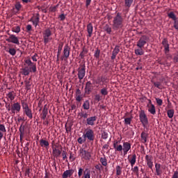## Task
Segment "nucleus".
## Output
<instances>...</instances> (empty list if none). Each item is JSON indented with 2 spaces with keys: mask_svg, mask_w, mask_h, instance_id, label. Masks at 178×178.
I'll use <instances>...</instances> for the list:
<instances>
[{
  "mask_svg": "<svg viewBox=\"0 0 178 178\" xmlns=\"http://www.w3.org/2000/svg\"><path fill=\"white\" fill-rule=\"evenodd\" d=\"M100 94L103 95L104 97H106V95H108L109 94V92L108 91V88L104 87L100 90Z\"/></svg>",
  "mask_w": 178,
  "mask_h": 178,
  "instance_id": "nucleus-35",
  "label": "nucleus"
},
{
  "mask_svg": "<svg viewBox=\"0 0 178 178\" xmlns=\"http://www.w3.org/2000/svg\"><path fill=\"white\" fill-rule=\"evenodd\" d=\"M123 27V17L120 13H118L116 16L113 17V28L114 30H118Z\"/></svg>",
  "mask_w": 178,
  "mask_h": 178,
  "instance_id": "nucleus-2",
  "label": "nucleus"
},
{
  "mask_svg": "<svg viewBox=\"0 0 178 178\" xmlns=\"http://www.w3.org/2000/svg\"><path fill=\"white\" fill-rule=\"evenodd\" d=\"M40 145L43 148H48L49 147V142L45 140L44 139H40Z\"/></svg>",
  "mask_w": 178,
  "mask_h": 178,
  "instance_id": "nucleus-27",
  "label": "nucleus"
},
{
  "mask_svg": "<svg viewBox=\"0 0 178 178\" xmlns=\"http://www.w3.org/2000/svg\"><path fill=\"white\" fill-rule=\"evenodd\" d=\"M80 116L81 118H83V119H88V113L84 112V111H81L80 113Z\"/></svg>",
  "mask_w": 178,
  "mask_h": 178,
  "instance_id": "nucleus-52",
  "label": "nucleus"
},
{
  "mask_svg": "<svg viewBox=\"0 0 178 178\" xmlns=\"http://www.w3.org/2000/svg\"><path fill=\"white\" fill-rule=\"evenodd\" d=\"M94 87L92 86V83H91V81H88L86 83V87H85V90H86V93L88 95L91 94V92L92 91Z\"/></svg>",
  "mask_w": 178,
  "mask_h": 178,
  "instance_id": "nucleus-16",
  "label": "nucleus"
},
{
  "mask_svg": "<svg viewBox=\"0 0 178 178\" xmlns=\"http://www.w3.org/2000/svg\"><path fill=\"white\" fill-rule=\"evenodd\" d=\"M22 8H23V6L22 3H20L19 1H16L15 4V8H13L14 13L16 15V13H19L20 10H22Z\"/></svg>",
  "mask_w": 178,
  "mask_h": 178,
  "instance_id": "nucleus-21",
  "label": "nucleus"
},
{
  "mask_svg": "<svg viewBox=\"0 0 178 178\" xmlns=\"http://www.w3.org/2000/svg\"><path fill=\"white\" fill-rule=\"evenodd\" d=\"M118 144H119V141L115 140L113 148L115 152H123L124 155H127V152L131 149V144L129 142H124L122 145Z\"/></svg>",
  "mask_w": 178,
  "mask_h": 178,
  "instance_id": "nucleus-1",
  "label": "nucleus"
},
{
  "mask_svg": "<svg viewBox=\"0 0 178 178\" xmlns=\"http://www.w3.org/2000/svg\"><path fill=\"white\" fill-rule=\"evenodd\" d=\"M133 118H124V124H131V120Z\"/></svg>",
  "mask_w": 178,
  "mask_h": 178,
  "instance_id": "nucleus-51",
  "label": "nucleus"
},
{
  "mask_svg": "<svg viewBox=\"0 0 178 178\" xmlns=\"http://www.w3.org/2000/svg\"><path fill=\"white\" fill-rule=\"evenodd\" d=\"M78 143H79V144H83V143H86V138L83 139V138L79 137L78 138Z\"/></svg>",
  "mask_w": 178,
  "mask_h": 178,
  "instance_id": "nucleus-59",
  "label": "nucleus"
},
{
  "mask_svg": "<svg viewBox=\"0 0 178 178\" xmlns=\"http://www.w3.org/2000/svg\"><path fill=\"white\" fill-rule=\"evenodd\" d=\"M85 54H87V51L83 50L82 52L80 53L79 56L81 59H84Z\"/></svg>",
  "mask_w": 178,
  "mask_h": 178,
  "instance_id": "nucleus-62",
  "label": "nucleus"
},
{
  "mask_svg": "<svg viewBox=\"0 0 178 178\" xmlns=\"http://www.w3.org/2000/svg\"><path fill=\"white\" fill-rule=\"evenodd\" d=\"M73 173H74V170H65L63 175H62V177L63 178H67V177H70L73 175Z\"/></svg>",
  "mask_w": 178,
  "mask_h": 178,
  "instance_id": "nucleus-20",
  "label": "nucleus"
},
{
  "mask_svg": "<svg viewBox=\"0 0 178 178\" xmlns=\"http://www.w3.org/2000/svg\"><path fill=\"white\" fill-rule=\"evenodd\" d=\"M171 178H178V171H175Z\"/></svg>",
  "mask_w": 178,
  "mask_h": 178,
  "instance_id": "nucleus-64",
  "label": "nucleus"
},
{
  "mask_svg": "<svg viewBox=\"0 0 178 178\" xmlns=\"http://www.w3.org/2000/svg\"><path fill=\"white\" fill-rule=\"evenodd\" d=\"M67 154V153L65 150H63V151L62 152V156H63V161H67V156H66Z\"/></svg>",
  "mask_w": 178,
  "mask_h": 178,
  "instance_id": "nucleus-57",
  "label": "nucleus"
},
{
  "mask_svg": "<svg viewBox=\"0 0 178 178\" xmlns=\"http://www.w3.org/2000/svg\"><path fill=\"white\" fill-rule=\"evenodd\" d=\"M7 98L8 99H10V101L12 102V101H13V99H15V92L12 91L8 92L7 95Z\"/></svg>",
  "mask_w": 178,
  "mask_h": 178,
  "instance_id": "nucleus-32",
  "label": "nucleus"
},
{
  "mask_svg": "<svg viewBox=\"0 0 178 178\" xmlns=\"http://www.w3.org/2000/svg\"><path fill=\"white\" fill-rule=\"evenodd\" d=\"M154 87H156V88H158L159 90H163V86H162V83L159 82V81H153L152 82Z\"/></svg>",
  "mask_w": 178,
  "mask_h": 178,
  "instance_id": "nucleus-34",
  "label": "nucleus"
},
{
  "mask_svg": "<svg viewBox=\"0 0 178 178\" xmlns=\"http://www.w3.org/2000/svg\"><path fill=\"white\" fill-rule=\"evenodd\" d=\"M58 18L60 19V20L61 22H63V20H65V19H66V15L65 14H60L58 17Z\"/></svg>",
  "mask_w": 178,
  "mask_h": 178,
  "instance_id": "nucleus-58",
  "label": "nucleus"
},
{
  "mask_svg": "<svg viewBox=\"0 0 178 178\" xmlns=\"http://www.w3.org/2000/svg\"><path fill=\"white\" fill-rule=\"evenodd\" d=\"M78 177L79 178H91V171L88 168L84 170L82 168H79Z\"/></svg>",
  "mask_w": 178,
  "mask_h": 178,
  "instance_id": "nucleus-3",
  "label": "nucleus"
},
{
  "mask_svg": "<svg viewBox=\"0 0 178 178\" xmlns=\"http://www.w3.org/2000/svg\"><path fill=\"white\" fill-rule=\"evenodd\" d=\"M47 115H48V108H47V105L44 106V108L42 109V112L41 114V118L43 120H45L47 119Z\"/></svg>",
  "mask_w": 178,
  "mask_h": 178,
  "instance_id": "nucleus-28",
  "label": "nucleus"
},
{
  "mask_svg": "<svg viewBox=\"0 0 178 178\" xmlns=\"http://www.w3.org/2000/svg\"><path fill=\"white\" fill-rule=\"evenodd\" d=\"M149 40V38L147 35H143L141 38H140L139 40L136 43V46L138 48H144V45L147 44V41Z\"/></svg>",
  "mask_w": 178,
  "mask_h": 178,
  "instance_id": "nucleus-9",
  "label": "nucleus"
},
{
  "mask_svg": "<svg viewBox=\"0 0 178 178\" xmlns=\"http://www.w3.org/2000/svg\"><path fill=\"white\" fill-rule=\"evenodd\" d=\"M156 102L159 106H161L162 104H163V101L162 100V99L159 98H156Z\"/></svg>",
  "mask_w": 178,
  "mask_h": 178,
  "instance_id": "nucleus-55",
  "label": "nucleus"
},
{
  "mask_svg": "<svg viewBox=\"0 0 178 178\" xmlns=\"http://www.w3.org/2000/svg\"><path fill=\"white\" fill-rule=\"evenodd\" d=\"M168 17L169 19H172V20L174 21V28L175 30H178V19L176 17V15H175V13H173V11L170 12L168 14Z\"/></svg>",
  "mask_w": 178,
  "mask_h": 178,
  "instance_id": "nucleus-11",
  "label": "nucleus"
},
{
  "mask_svg": "<svg viewBox=\"0 0 178 178\" xmlns=\"http://www.w3.org/2000/svg\"><path fill=\"white\" fill-rule=\"evenodd\" d=\"M133 1L134 0H124V3H125L126 8H130V6H131V5L133 3Z\"/></svg>",
  "mask_w": 178,
  "mask_h": 178,
  "instance_id": "nucleus-45",
  "label": "nucleus"
},
{
  "mask_svg": "<svg viewBox=\"0 0 178 178\" xmlns=\"http://www.w3.org/2000/svg\"><path fill=\"white\" fill-rule=\"evenodd\" d=\"M83 109H85L86 111H88V109H90V101L88 100H86L83 105H82Z\"/></svg>",
  "mask_w": 178,
  "mask_h": 178,
  "instance_id": "nucleus-36",
  "label": "nucleus"
},
{
  "mask_svg": "<svg viewBox=\"0 0 178 178\" xmlns=\"http://www.w3.org/2000/svg\"><path fill=\"white\" fill-rule=\"evenodd\" d=\"M0 131H2L3 133H6V128L5 127V125L0 124Z\"/></svg>",
  "mask_w": 178,
  "mask_h": 178,
  "instance_id": "nucleus-56",
  "label": "nucleus"
},
{
  "mask_svg": "<svg viewBox=\"0 0 178 178\" xmlns=\"http://www.w3.org/2000/svg\"><path fill=\"white\" fill-rule=\"evenodd\" d=\"M94 30V27L92 26V23H89L87 25V31H88V37H91V35H92V31Z\"/></svg>",
  "mask_w": 178,
  "mask_h": 178,
  "instance_id": "nucleus-25",
  "label": "nucleus"
},
{
  "mask_svg": "<svg viewBox=\"0 0 178 178\" xmlns=\"http://www.w3.org/2000/svg\"><path fill=\"white\" fill-rule=\"evenodd\" d=\"M9 37L6 40L7 42H12V44H16V45H20L19 38L13 34H9Z\"/></svg>",
  "mask_w": 178,
  "mask_h": 178,
  "instance_id": "nucleus-10",
  "label": "nucleus"
},
{
  "mask_svg": "<svg viewBox=\"0 0 178 178\" xmlns=\"http://www.w3.org/2000/svg\"><path fill=\"white\" fill-rule=\"evenodd\" d=\"M77 72L79 80H83L86 77V64L81 65Z\"/></svg>",
  "mask_w": 178,
  "mask_h": 178,
  "instance_id": "nucleus-7",
  "label": "nucleus"
},
{
  "mask_svg": "<svg viewBox=\"0 0 178 178\" xmlns=\"http://www.w3.org/2000/svg\"><path fill=\"white\" fill-rule=\"evenodd\" d=\"M148 112L152 115H155L156 113V110L155 109V106L154 104H147Z\"/></svg>",
  "mask_w": 178,
  "mask_h": 178,
  "instance_id": "nucleus-26",
  "label": "nucleus"
},
{
  "mask_svg": "<svg viewBox=\"0 0 178 178\" xmlns=\"http://www.w3.org/2000/svg\"><path fill=\"white\" fill-rule=\"evenodd\" d=\"M100 162L103 166H107L108 165V161L106 160V158L105 157H101L100 158Z\"/></svg>",
  "mask_w": 178,
  "mask_h": 178,
  "instance_id": "nucleus-42",
  "label": "nucleus"
},
{
  "mask_svg": "<svg viewBox=\"0 0 178 178\" xmlns=\"http://www.w3.org/2000/svg\"><path fill=\"white\" fill-rule=\"evenodd\" d=\"M119 52H120V49H119V46H115L112 52L113 55L118 56V54H119Z\"/></svg>",
  "mask_w": 178,
  "mask_h": 178,
  "instance_id": "nucleus-46",
  "label": "nucleus"
},
{
  "mask_svg": "<svg viewBox=\"0 0 178 178\" xmlns=\"http://www.w3.org/2000/svg\"><path fill=\"white\" fill-rule=\"evenodd\" d=\"M26 67H29V70H31V72H33V73H35L37 72V65H35V63L27 66Z\"/></svg>",
  "mask_w": 178,
  "mask_h": 178,
  "instance_id": "nucleus-33",
  "label": "nucleus"
},
{
  "mask_svg": "<svg viewBox=\"0 0 178 178\" xmlns=\"http://www.w3.org/2000/svg\"><path fill=\"white\" fill-rule=\"evenodd\" d=\"M80 154H81V156L83 158H84V159H86V160L91 159V153H90L89 152H88L83 149H81L80 150Z\"/></svg>",
  "mask_w": 178,
  "mask_h": 178,
  "instance_id": "nucleus-14",
  "label": "nucleus"
},
{
  "mask_svg": "<svg viewBox=\"0 0 178 178\" xmlns=\"http://www.w3.org/2000/svg\"><path fill=\"white\" fill-rule=\"evenodd\" d=\"M22 74L24 76H29L30 73H31V70L29 68V67H25L22 68Z\"/></svg>",
  "mask_w": 178,
  "mask_h": 178,
  "instance_id": "nucleus-30",
  "label": "nucleus"
},
{
  "mask_svg": "<svg viewBox=\"0 0 178 178\" xmlns=\"http://www.w3.org/2000/svg\"><path fill=\"white\" fill-rule=\"evenodd\" d=\"M115 170L117 176H120V175H122V167H120V165H117Z\"/></svg>",
  "mask_w": 178,
  "mask_h": 178,
  "instance_id": "nucleus-44",
  "label": "nucleus"
},
{
  "mask_svg": "<svg viewBox=\"0 0 178 178\" xmlns=\"http://www.w3.org/2000/svg\"><path fill=\"white\" fill-rule=\"evenodd\" d=\"M167 115L170 119H172L175 115V110L170 109L167 111Z\"/></svg>",
  "mask_w": 178,
  "mask_h": 178,
  "instance_id": "nucleus-40",
  "label": "nucleus"
},
{
  "mask_svg": "<svg viewBox=\"0 0 178 178\" xmlns=\"http://www.w3.org/2000/svg\"><path fill=\"white\" fill-rule=\"evenodd\" d=\"M83 138L86 140H88V141H94L95 140V134H94V131L92 129H89L86 130V133L83 134Z\"/></svg>",
  "mask_w": 178,
  "mask_h": 178,
  "instance_id": "nucleus-5",
  "label": "nucleus"
},
{
  "mask_svg": "<svg viewBox=\"0 0 178 178\" xmlns=\"http://www.w3.org/2000/svg\"><path fill=\"white\" fill-rule=\"evenodd\" d=\"M24 83H25V90H26L27 91H29V90H31V86H33V82H31V78H29V79L26 80Z\"/></svg>",
  "mask_w": 178,
  "mask_h": 178,
  "instance_id": "nucleus-23",
  "label": "nucleus"
},
{
  "mask_svg": "<svg viewBox=\"0 0 178 178\" xmlns=\"http://www.w3.org/2000/svg\"><path fill=\"white\" fill-rule=\"evenodd\" d=\"M131 170H132V172L135 173V175H136V176L138 177V175H140L138 166H135L134 168L131 167Z\"/></svg>",
  "mask_w": 178,
  "mask_h": 178,
  "instance_id": "nucleus-41",
  "label": "nucleus"
},
{
  "mask_svg": "<svg viewBox=\"0 0 178 178\" xmlns=\"http://www.w3.org/2000/svg\"><path fill=\"white\" fill-rule=\"evenodd\" d=\"M95 101H97V102H99V101H101V95H95Z\"/></svg>",
  "mask_w": 178,
  "mask_h": 178,
  "instance_id": "nucleus-60",
  "label": "nucleus"
},
{
  "mask_svg": "<svg viewBox=\"0 0 178 178\" xmlns=\"http://www.w3.org/2000/svg\"><path fill=\"white\" fill-rule=\"evenodd\" d=\"M8 53L12 56H15L16 55V49L10 48L9 49Z\"/></svg>",
  "mask_w": 178,
  "mask_h": 178,
  "instance_id": "nucleus-53",
  "label": "nucleus"
},
{
  "mask_svg": "<svg viewBox=\"0 0 178 178\" xmlns=\"http://www.w3.org/2000/svg\"><path fill=\"white\" fill-rule=\"evenodd\" d=\"M25 63H26V65H28V66H31V65H33V64H34V63H32V62H31V60H30V59L26 60H25Z\"/></svg>",
  "mask_w": 178,
  "mask_h": 178,
  "instance_id": "nucleus-61",
  "label": "nucleus"
},
{
  "mask_svg": "<svg viewBox=\"0 0 178 178\" xmlns=\"http://www.w3.org/2000/svg\"><path fill=\"white\" fill-rule=\"evenodd\" d=\"M104 30L107 33V34H111L112 33V27L108 24H106L104 26Z\"/></svg>",
  "mask_w": 178,
  "mask_h": 178,
  "instance_id": "nucleus-37",
  "label": "nucleus"
},
{
  "mask_svg": "<svg viewBox=\"0 0 178 178\" xmlns=\"http://www.w3.org/2000/svg\"><path fill=\"white\" fill-rule=\"evenodd\" d=\"M12 31L13 33H19V32L20 31V26H16L12 28Z\"/></svg>",
  "mask_w": 178,
  "mask_h": 178,
  "instance_id": "nucleus-50",
  "label": "nucleus"
},
{
  "mask_svg": "<svg viewBox=\"0 0 178 178\" xmlns=\"http://www.w3.org/2000/svg\"><path fill=\"white\" fill-rule=\"evenodd\" d=\"M53 151L55 156H59L62 154V151L56 148L54 149Z\"/></svg>",
  "mask_w": 178,
  "mask_h": 178,
  "instance_id": "nucleus-48",
  "label": "nucleus"
},
{
  "mask_svg": "<svg viewBox=\"0 0 178 178\" xmlns=\"http://www.w3.org/2000/svg\"><path fill=\"white\" fill-rule=\"evenodd\" d=\"M161 166L160 163H155L156 176H162V173H163V172L162 171V168Z\"/></svg>",
  "mask_w": 178,
  "mask_h": 178,
  "instance_id": "nucleus-19",
  "label": "nucleus"
},
{
  "mask_svg": "<svg viewBox=\"0 0 178 178\" xmlns=\"http://www.w3.org/2000/svg\"><path fill=\"white\" fill-rule=\"evenodd\" d=\"M62 48H63V42H61L59 44L58 47V56H60V52H62Z\"/></svg>",
  "mask_w": 178,
  "mask_h": 178,
  "instance_id": "nucleus-47",
  "label": "nucleus"
},
{
  "mask_svg": "<svg viewBox=\"0 0 178 178\" xmlns=\"http://www.w3.org/2000/svg\"><path fill=\"white\" fill-rule=\"evenodd\" d=\"M24 113L29 119H33V111L31 108L24 110Z\"/></svg>",
  "mask_w": 178,
  "mask_h": 178,
  "instance_id": "nucleus-31",
  "label": "nucleus"
},
{
  "mask_svg": "<svg viewBox=\"0 0 178 178\" xmlns=\"http://www.w3.org/2000/svg\"><path fill=\"white\" fill-rule=\"evenodd\" d=\"M162 45L164 47V53L166 55L167 58H172V56L169 55L170 49H169V41L167 38L163 39Z\"/></svg>",
  "mask_w": 178,
  "mask_h": 178,
  "instance_id": "nucleus-8",
  "label": "nucleus"
},
{
  "mask_svg": "<svg viewBox=\"0 0 178 178\" xmlns=\"http://www.w3.org/2000/svg\"><path fill=\"white\" fill-rule=\"evenodd\" d=\"M147 140H148V133L143 131L140 134V141L143 144H145L147 143Z\"/></svg>",
  "mask_w": 178,
  "mask_h": 178,
  "instance_id": "nucleus-22",
  "label": "nucleus"
},
{
  "mask_svg": "<svg viewBox=\"0 0 178 178\" xmlns=\"http://www.w3.org/2000/svg\"><path fill=\"white\" fill-rule=\"evenodd\" d=\"M135 54L137 56H141V55H144V50H143V48L136 49H135Z\"/></svg>",
  "mask_w": 178,
  "mask_h": 178,
  "instance_id": "nucleus-38",
  "label": "nucleus"
},
{
  "mask_svg": "<svg viewBox=\"0 0 178 178\" xmlns=\"http://www.w3.org/2000/svg\"><path fill=\"white\" fill-rule=\"evenodd\" d=\"M97 122V116L89 117L86 119V126H94Z\"/></svg>",
  "mask_w": 178,
  "mask_h": 178,
  "instance_id": "nucleus-13",
  "label": "nucleus"
},
{
  "mask_svg": "<svg viewBox=\"0 0 178 178\" xmlns=\"http://www.w3.org/2000/svg\"><path fill=\"white\" fill-rule=\"evenodd\" d=\"M63 55L69 59V56H70V47L69 44H65L64 46V49L63 51Z\"/></svg>",
  "mask_w": 178,
  "mask_h": 178,
  "instance_id": "nucleus-18",
  "label": "nucleus"
},
{
  "mask_svg": "<svg viewBox=\"0 0 178 178\" xmlns=\"http://www.w3.org/2000/svg\"><path fill=\"white\" fill-rule=\"evenodd\" d=\"M146 161L147 165L149 169L154 168V162L152 161V156L146 155L145 158Z\"/></svg>",
  "mask_w": 178,
  "mask_h": 178,
  "instance_id": "nucleus-12",
  "label": "nucleus"
},
{
  "mask_svg": "<svg viewBox=\"0 0 178 178\" xmlns=\"http://www.w3.org/2000/svg\"><path fill=\"white\" fill-rule=\"evenodd\" d=\"M21 104L22 105V108L24 109V111H26L30 108H29V104L26 102H25L24 100H22Z\"/></svg>",
  "mask_w": 178,
  "mask_h": 178,
  "instance_id": "nucleus-43",
  "label": "nucleus"
},
{
  "mask_svg": "<svg viewBox=\"0 0 178 178\" xmlns=\"http://www.w3.org/2000/svg\"><path fill=\"white\" fill-rule=\"evenodd\" d=\"M81 99H83V97L81 95H76V101L81 102Z\"/></svg>",
  "mask_w": 178,
  "mask_h": 178,
  "instance_id": "nucleus-63",
  "label": "nucleus"
},
{
  "mask_svg": "<svg viewBox=\"0 0 178 178\" xmlns=\"http://www.w3.org/2000/svg\"><path fill=\"white\" fill-rule=\"evenodd\" d=\"M139 120L142 123L143 127H147L148 125V117H147V114H145L144 110L139 111Z\"/></svg>",
  "mask_w": 178,
  "mask_h": 178,
  "instance_id": "nucleus-4",
  "label": "nucleus"
},
{
  "mask_svg": "<svg viewBox=\"0 0 178 178\" xmlns=\"http://www.w3.org/2000/svg\"><path fill=\"white\" fill-rule=\"evenodd\" d=\"M24 129H26V127L23 125V124H22L19 129V131L20 132V135H19L20 140H23V138L24 137Z\"/></svg>",
  "mask_w": 178,
  "mask_h": 178,
  "instance_id": "nucleus-29",
  "label": "nucleus"
},
{
  "mask_svg": "<svg viewBox=\"0 0 178 178\" xmlns=\"http://www.w3.org/2000/svg\"><path fill=\"white\" fill-rule=\"evenodd\" d=\"M51 35H52V32H51L50 29H47L44 31L43 40H44V45H47L48 42H51V40H52V38L51 37Z\"/></svg>",
  "mask_w": 178,
  "mask_h": 178,
  "instance_id": "nucleus-6",
  "label": "nucleus"
},
{
  "mask_svg": "<svg viewBox=\"0 0 178 178\" xmlns=\"http://www.w3.org/2000/svg\"><path fill=\"white\" fill-rule=\"evenodd\" d=\"M30 22L33 23L35 27H37V25L40 23V14L37 13L36 15L31 18Z\"/></svg>",
  "mask_w": 178,
  "mask_h": 178,
  "instance_id": "nucleus-17",
  "label": "nucleus"
},
{
  "mask_svg": "<svg viewBox=\"0 0 178 178\" xmlns=\"http://www.w3.org/2000/svg\"><path fill=\"white\" fill-rule=\"evenodd\" d=\"M102 138H103V140H106V138H108V132L104 131L102 133Z\"/></svg>",
  "mask_w": 178,
  "mask_h": 178,
  "instance_id": "nucleus-54",
  "label": "nucleus"
},
{
  "mask_svg": "<svg viewBox=\"0 0 178 178\" xmlns=\"http://www.w3.org/2000/svg\"><path fill=\"white\" fill-rule=\"evenodd\" d=\"M101 54V50L99 49H97V50L95 52L94 56L96 58V59H99V55Z\"/></svg>",
  "mask_w": 178,
  "mask_h": 178,
  "instance_id": "nucleus-49",
  "label": "nucleus"
},
{
  "mask_svg": "<svg viewBox=\"0 0 178 178\" xmlns=\"http://www.w3.org/2000/svg\"><path fill=\"white\" fill-rule=\"evenodd\" d=\"M136 161H137V155H136V154H132L131 157L129 159V163L131 168L134 167V165H136Z\"/></svg>",
  "mask_w": 178,
  "mask_h": 178,
  "instance_id": "nucleus-24",
  "label": "nucleus"
},
{
  "mask_svg": "<svg viewBox=\"0 0 178 178\" xmlns=\"http://www.w3.org/2000/svg\"><path fill=\"white\" fill-rule=\"evenodd\" d=\"M20 109H22V106L19 102L14 103L11 106L12 113H15V111L20 112Z\"/></svg>",
  "mask_w": 178,
  "mask_h": 178,
  "instance_id": "nucleus-15",
  "label": "nucleus"
},
{
  "mask_svg": "<svg viewBox=\"0 0 178 178\" xmlns=\"http://www.w3.org/2000/svg\"><path fill=\"white\" fill-rule=\"evenodd\" d=\"M58 8H59V4H57L54 6H50L49 7V12H51V13H54L58 10Z\"/></svg>",
  "mask_w": 178,
  "mask_h": 178,
  "instance_id": "nucleus-39",
  "label": "nucleus"
}]
</instances>
